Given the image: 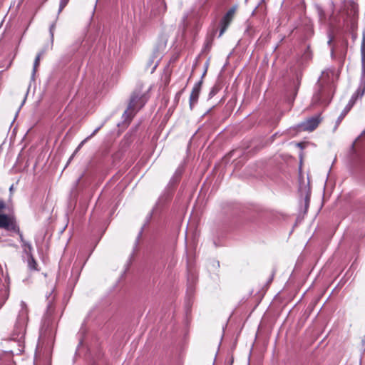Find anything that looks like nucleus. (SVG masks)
I'll use <instances>...</instances> for the list:
<instances>
[{
  "label": "nucleus",
  "instance_id": "412c9836",
  "mask_svg": "<svg viewBox=\"0 0 365 365\" xmlns=\"http://www.w3.org/2000/svg\"><path fill=\"white\" fill-rule=\"evenodd\" d=\"M25 101H26V98L24 99L21 106L25 103Z\"/></svg>",
  "mask_w": 365,
  "mask_h": 365
},
{
  "label": "nucleus",
  "instance_id": "4be33fe9",
  "mask_svg": "<svg viewBox=\"0 0 365 365\" xmlns=\"http://www.w3.org/2000/svg\"><path fill=\"white\" fill-rule=\"evenodd\" d=\"M273 277H274V274H272V277H271V279H270V281H272V280Z\"/></svg>",
  "mask_w": 365,
  "mask_h": 365
},
{
  "label": "nucleus",
  "instance_id": "6e6552de",
  "mask_svg": "<svg viewBox=\"0 0 365 365\" xmlns=\"http://www.w3.org/2000/svg\"><path fill=\"white\" fill-rule=\"evenodd\" d=\"M202 82L199 81L196 83L192 90L190 96V108L192 109L194 106L197 103L198 98L200 93Z\"/></svg>",
  "mask_w": 365,
  "mask_h": 365
},
{
  "label": "nucleus",
  "instance_id": "0eeeda50",
  "mask_svg": "<svg viewBox=\"0 0 365 365\" xmlns=\"http://www.w3.org/2000/svg\"><path fill=\"white\" fill-rule=\"evenodd\" d=\"M0 228L16 231V224L12 217L5 214H0Z\"/></svg>",
  "mask_w": 365,
  "mask_h": 365
},
{
  "label": "nucleus",
  "instance_id": "5701e85b",
  "mask_svg": "<svg viewBox=\"0 0 365 365\" xmlns=\"http://www.w3.org/2000/svg\"><path fill=\"white\" fill-rule=\"evenodd\" d=\"M364 92V91H362V92L361 93V94H360V95H361V96H363Z\"/></svg>",
  "mask_w": 365,
  "mask_h": 365
},
{
  "label": "nucleus",
  "instance_id": "ddd939ff",
  "mask_svg": "<svg viewBox=\"0 0 365 365\" xmlns=\"http://www.w3.org/2000/svg\"><path fill=\"white\" fill-rule=\"evenodd\" d=\"M41 54H42L41 53H38V55L36 56V57L35 58V61L34 63V69H33L34 74L36 73V69H37L38 66H39Z\"/></svg>",
  "mask_w": 365,
  "mask_h": 365
},
{
  "label": "nucleus",
  "instance_id": "dca6fc26",
  "mask_svg": "<svg viewBox=\"0 0 365 365\" xmlns=\"http://www.w3.org/2000/svg\"><path fill=\"white\" fill-rule=\"evenodd\" d=\"M361 56L364 54L365 56V38H363V41L361 46Z\"/></svg>",
  "mask_w": 365,
  "mask_h": 365
},
{
  "label": "nucleus",
  "instance_id": "f3484780",
  "mask_svg": "<svg viewBox=\"0 0 365 365\" xmlns=\"http://www.w3.org/2000/svg\"><path fill=\"white\" fill-rule=\"evenodd\" d=\"M361 62H362V70L363 73H365V56L364 54L361 56Z\"/></svg>",
  "mask_w": 365,
  "mask_h": 365
},
{
  "label": "nucleus",
  "instance_id": "aec40b11",
  "mask_svg": "<svg viewBox=\"0 0 365 365\" xmlns=\"http://www.w3.org/2000/svg\"><path fill=\"white\" fill-rule=\"evenodd\" d=\"M332 39L331 38H329V41H328V43L330 44L331 42Z\"/></svg>",
  "mask_w": 365,
  "mask_h": 365
},
{
  "label": "nucleus",
  "instance_id": "7ed1b4c3",
  "mask_svg": "<svg viewBox=\"0 0 365 365\" xmlns=\"http://www.w3.org/2000/svg\"><path fill=\"white\" fill-rule=\"evenodd\" d=\"M145 98L140 93L135 92L130 97L127 110L124 115H128V118L131 119L135 114L145 105Z\"/></svg>",
  "mask_w": 365,
  "mask_h": 365
},
{
  "label": "nucleus",
  "instance_id": "f257e3e1",
  "mask_svg": "<svg viewBox=\"0 0 365 365\" xmlns=\"http://www.w3.org/2000/svg\"><path fill=\"white\" fill-rule=\"evenodd\" d=\"M28 322V309L24 302L21 303V310L19 311L16 322L15 324V329L13 334L11 341L18 343V349L11 350L12 354H19L24 350V339L26 331V327Z\"/></svg>",
  "mask_w": 365,
  "mask_h": 365
},
{
  "label": "nucleus",
  "instance_id": "2eb2a0df",
  "mask_svg": "<svg viewBox=\"0 0 365 365\" xmlns=\"http://www.w3.org/2000/svg\"><path fill=\"white\" fill-rule=\"evenodd\" d=\"M15 232H17V233H18V235H19L20 240H21V243H22V245H23V244H24V242H26V241L24 240V237H23V235H22V233L20 232L19 228L18 227V226H17V225H16V231H15Z\"/></svg>",
  "mask_w": 365,
  "mask_h": 365
},
{
  "label": "nucleus",
  "instance_id": "9d476101",
  "mask_svg": "<svg viewBox=\"0 0 365 365\" xmlns=\"http://www.w3.org/2000/svg\"><path fill=\"white\" fill-rule=\"evenodd\" d=\"M102 125H100L99 127H98L97 128H96L93 132L89 135L86 138H85L83 141H81V143L78 145V146L77 147V148L76 149L75 152L73 153V155L71 156V158L81 148V147L83 146V145L90 138H91L93 136H94L98 132V130L101 128Z\"/></svg>",
  "mask_w": 365,
  "mask_h": 365
},
{
  "label": "nucleus",
  "instance_id": "1a4fd4ad",
  "mask_svg": "<svg viewBox=\"0 0 365 365\" xmlns=\"http://www.w3.org/2000/svg\"><path fill=\"white\" fill-rule=\"evenodd\" d=\"M360 91L358 90L351 98L349 100L348 104L346 106L340 115L339 116L337 119V124L340 123V122L344 119V118L346 116V115L349 112V110L351 109L353 106L354 105L356 100L358 97V95L359 94Z\"/></svg>",
  "mask_w": 365,
  "mask_h": 365
},
{
  "label": "nucleus",
  "instance_id": "4468645a",
  "mask_svg": "<svg viewBox=\"0 0 365 365\" xmlns=\"http://www.w3.org/2000/svg\"><path fill=\"white\" fill-rule=\"evenodd\" d=\"M69 0H61L60 1V5H59V9H58V14H60L62 10L65 8V6L67 5V4L68 3Z\"/></svg>",
  "mask_w": 365,
  "mask_h": 365
},
{
  "label": "nucleus",
  "instance_id": "a211bd4d",
  "mask_svg": "<svg viewBox=\"0 0 365 365\" xmlns=\"http://www.w3.org/2000/svg\"><path fill=\"white\" fill-rule=\"evenodd\" d=\"M4 207H5V203L3 201L0 200V210L4 209Z\"/></svg>",
  "mask_w": 365,
  "mask_h": 365
},
{
  "label": "nucleus",
  "instance_id": "6ab92c4d",
  "mask_svg": "<svg viewBox=\"0 0 365 365\" xmlns=\"http://www.w3.org/2000/svg\"><path fill=\"white\" fill-rule=\"evenodd\" d=\"M53 28H54V25H52V26H51V29H50V31H51V36H53V31H52V30H53Z\"/></svg>",
  "mask_w": 365,
  "mask_h": 365
},
{
  "label": "nucleus",
  "instance_id": "423d86ee",
  "mask_svg": "<svg viewBox=\"0 0 365 365\" xmlns=\"http://www.w3.org/2000/svg\"><path fill=\"white\" fill-rule=\"evenodd\" d=\"M320 121L319 116L312 117L298 125V127L302 130L312 131L318 126Z\"/></svg>",
  "mask_w": 365,
  "mask_h": 365
},
{
  "label": "nucleus",
  "instance_id": "39448f33",
  "mask_svg": "<svg viewBox=\"0 0 365 365\" xmlns=\"http://www.w3.org/2000/svg\"><path fill=\"white\" fill-rule=\"evenodd\" d=\"M236 8L232 7L230 8L227 12L225 14V15L222 17V19L220 21V31L219 36H222V34L225 32L228 26H230V23L232 22L235 13Z\"/></svg>",
  "mask_w": 365,
  "mask_h": 365
},
{
  "label": "nucleus",
  "instance_id": "9b49d317",
  "mask_svg": "<svg viewBox=\"0 0 365 365\" xmlns=\"http://www.w3.org/2000/svg\"><path fill=\"white\" fill-rule=\"evenodd\" d=\"M22 247L24 248V253L28 256H32V246L30 243L27 242H24V244L22 245Z\"/></svg>",
  "mask_w": 365,
  "mask_h": 365
},
{
  "label": "nucleus",
  "instance_id": "f8f14e48",
  "mask_svg": "<svg viewBox=\"0 0 365 365\" xmlns=\"http://www.w3.org/2000/svg\"><path fill=\"white\" fill-rule=\"evenodd\" d=\"M28 266L30 269L36 270L37 269V263L36 260L34 259L33 255L32 256H28Z\"/></svg>",
  "mask_w": 365,
  "mask_h": 365
},
{
  "label": "nucleus",
  "instance_id": "f03ea898",
  "mask_svg": "<svg viewBox=\"0 0 365 365\" xmlns=\"http://www.w3.org/2000/svg\"><path fill=\"white\" fill-rule=\"evenodd\" d=\"M317 87V91L313 96V103L321 104L327 106L331 101L335 88H333L332 87Z\"/></svg>",
  "mask_w": 365,
  "mask_h": 365
},
{
  "label": "nucleus",
  "instance_id": "20e7f679",
  "mask_svg": "<svg viewBox=\"0 0 365 365\" xmlns=\"http://www.w3.org/2000/svg\"><path fill=\"white\" fill-rule=\"evenodd\" d=\"M337 76L333 70L327 69L322 73L321 76L319 78L317 86L322 87H334V81L336 80Z\"/></svg>",
  "mask_w": 365,
  "mask_h": 365
}]
</instances>
